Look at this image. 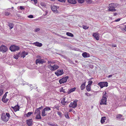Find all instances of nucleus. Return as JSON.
Here are the masks:
<instances>
[{
	"instance_id": "nucleus-1",
	"label": "nucleus",
	"mask_w": 126,
	"mask_h": 126,
	"mask_svg": "<svg viewBox=\"0 0 126 126\" xmlns=\"http://www.w3.org/2000/svg\"><path fill=\"white\" fill-rule=\"evenodd\" d=\"M10 117V116L9 113H6V115L4 113L2 114L1 118L3 121L6 122L8 121Z\"/></svg>"
},
{
	"instance_id": "nucleus-2",
	"label": "nucleus",
	"mask_w": 126,
	"mask_h": 126,
	"mask_svg": "<svg viewBox=\"0 0 126 126\" xmlns=\"http://www.w3.org/2000/svg\"><path fill=\"white\" fill-rule=\"evenodd\" d=\"M117 5L116 3H113L110 4L109 5V8L108 11L111 12H115L116 10L115 8L116 7Z\"/></svg>"
},
{
	"instance_id": "nucleus-3",
	"label": "nucleus",
	"mask_w": 126,
	"mask_h": 126,
	"mask_svg": "<svg viewBox=\"0 0 126 126\" xmlns=\"http://www.w3.org/2000/svg\"><path fill=\"white\" fill-rule=\"evenodd\" d=\"M19 49V47L17 46L12 45L10 47V49L12 51H17Z\"/></svg>"
},
{
	"instance_id": "nucleus-4",
	"label": "nucleus",
	"mask_w": 126,
	"mask_h": 126,
	"mask_svg": "<svg viewBox=\"0 0 126 126\" xmlns=\"http://www.w3.org/2000/svg\"><path fill=\"white\" fill-rule=\"evenodd\" d=\"M77 100H75L73 101V102H71L69 106V107H72L74 108H76L77 107Z\"/></svg>"
},
{
	"instance_id": "nucleus-5",
	"label": "nucleus",
	"mask_w": 126,
	"mask_h": 126,
	"mask_svg": "<svg viewBox=\"0 0 126 126\" xmlns=\"http://www.w3.org/2000/svg\"><path fill=\"white\" fill-rule=\"evenodd\" d=\"M68 78V76H66L65 77L63 78L62 79L59 80V82L60 84L66 82L67 79Z\"/></svg>"
},
{
	"instance_id": "nucleus-6",
	"label": "nucleus",
	"mask_w": 126,
	"mask_h": 126,
	"mask_svg": "<svg viewBox=\"0 0 126 126\" xmlns=\"http://www.w3.org/2000/svg\"><path fill=\"white\" fill-rule=\"evenodd\" d=\"M46 62L43 59H37L36 60V64H42Z\"/></svg>"
},
{
	"instance_id": "nucleus-7",
	"label": "nucleus",
	"mask_w": 126,
	"mask_h": 126,
	"mask_svg": "<svg viewBox=\"0 0 126 126\" xmlns=\"http://www.w3.org/2000/svg\"><path fill=\"white\" fill-rule=\"evenodd\" d=\"M108 83L107 82H100L98 83V85L101 88L104 87H107L108 86Z\"/></svg>"
},
{
	"instance_id": "nucleus-8",
	"label": "nucleus",
	"mask_w": 126,
	"mask_h": 126,
	"mask_svg": "<svg viewBox=\"0 0 126 126\" xmlns=\"http://www.w3.org/2000/svg\"><path fill=\"white\" fill-rule=\"evenodd\" d=\"M63 73V72L62 69L58 70L57 71L55 72V74L57 76L62 75Z\"/></svg>"
},
{
	"instance_id": "nucleus-9",
	"label": "nucleus",
	"mask_w": 126,
	"mask_h": 126,
	"mask_svg": "<svg viewBox=\"0 0 126 126\" xmlns=\"http://www.w3.org/2000/svg\"><path fill=\"white\" fill-rule=\"evenodd\" d=\"M7 50V47L5 46L2 45L0 47V51L3 52H5Z\"/></svg>"
},
{
	"instance_id": "nucleus-10",
	"label": "nucleus",
	"mask_w": 126,
	"mask_h": 126,
	"mask_svg": "<svg viewBox=\"0 0 126 126\" xmlns=\"http://www.w3.org/2000/svg\"><path fill=\"white\" fill-rule=\"evenodd\" d=\"M51 8L52 10L54 13H56L58 12V11L57 10L56 6L53 5L51 6Z\"/></svg>"
},
{
	"instance_id": "nucleus-11",
	"label": "nucleus",
	"mask_w": 126,
	"mask_h": 126,
	"mask_svg": "<svg viewBox=\"0 0 126 126\" xmlns=\"http://www.w3.org/2000/svg\"><path fill=\"white\" fill-rule=\"evenodd\" d=\"M107 101V99L103 98H102V99H101V102L100 103V105H106V102Z\"/></svg>"
},
{
	"instance_id": "nucleus-12",
	"label": "nucleus",
	"mask_w": 126,
	"mask_h": 126,
	"mask_svg": "<svg viewBox=\"0 0 126 126\" xmlns=\"http://www.w3.org/2000/svg\"><path fill=\"white\" fill-rule=\"evenodd\" d=\"M93 35L97 40H99V34L97 32L93 33Z\"/></svg>"
},
{
	"instance_id": "nucleus-13",
	"label": "nucleus",
	"mask_w": 126,
	"mask_h": 126,
	"mask_svg": "<svg viewBox=\"0 0 126 126\" xmlns=\"http://www.w3.org/2000/svg\"><path fill=\"white\" fill-rule=\"evenodd\" d=\"M32 119H30L27 120V124L29 126H31L32 124Z\"/></svg>"
},
{
	"instance_id": "nucleus-14",
	"label": "nucleus",
	"mask_w": 126,
	"mask_h": 126,
	"mask_svg": "<svg viewBox=\"0 0 126 126\" xmlns=\"http://www.w3.org/2000/svg\"><path fill=\"white\" fill-rule=\"evenodd\" d=\"M59 67L57 65L55 64L54 65L52 66L51 68H50V70H55L58 69Z\"/></svg>"
},
{
	"instance_id": "nucleus-15",
	"label": "nucleus",
	"mask_w": 126,
	"mask_h": 126,
	"mask_svg": "<svg viewBox=\"0 0 126 126\" xmlns=\"http://www.w3.org/2000/svg\"><path fill=\"white\" fill-rule=\"evenodd\" d=\"M20 54L21 57L24 58L26 55L28 54V53L27 52L24 51L22 52Z\"/></svg>"
},
{
	"instance_id": "nucleus-16",
	"label": "nucleus",
	"mask_w": 126,
	"mask_h": 126,
	"mask_svg": "<svg viewBox=\"0 0 126 126\" xmlns=\"http://www.w3.org/2000/svg\"><path fill=\"white\" fill-rule=\"evenodd\" d=\"M33 44L35 45L38 47H41L42 46V44L41 43H39L38 42H36L33 43Z\"/></svg>"
},
{
	"instance_id": "nucleus-17",
	"label": "nucleus",
	"mask_w": 126,
	"mask_h": 126,
	"mask_svg": "<svg viewBox=\"0 0 126 126\" xmlns=\"http://www.w3.org/2000/svg\"><path fill=\"white\" fill-rule=\"evenodd\" d=\"M68 2L69 3L72 4H75L77 3L76 0H67Z\"/></svg>"
},
{
	"instance_id": "nucleus-18",
	"label": "nucleus",
	"mask_w": 126,
	"mask_h": 126,
	"mask_svg": "<svg viewBox=\"0 0 126 126\" xmlns=\"http://www.w3.org/2000/svg\"><path fill=\"white\" fill-rule=\"evenodd\" d=\"M82 56L84 58L88 57H89V55L86 52H84L82 53Z\"/></svg>"
},
{
	"instance_id": "nucleus-19",
	"label": "nucleus",
	"mask_w": 126,
	"mask_h": 126,
	"mask_svg": "<svg viewBox=\"0 0 126 126\" xmlns=\"http://www.w3.org/2000/svg\"><path fill=\"white\" fill-rule=\"evenodd\" d=\"M47 112L43 109L41 115L43 116H44L47 115Z\"/></svg>"
},
{
	"instance_id": "nucleus-20",
	"label": "nucleus",
	"mask_w": 126,
	"mask_h": 126,
	"mask_svg": "<svg viewBox=\"0 0 126 126\" xmlns=\"http://www.w3.org/2000/svg\"><path fill=\"white\" fill-rule=\"evenodd\" d=\"M107 94L106 92H104L103 93V96L102 98L107 99V98L108 97V96L107 95Z\"/></svg>"
},
{
	"instance_id": "nucleus-21",
	"label": "nucleus",
	"mask_w": 126,
	"mask_h": 126,
	"mask_svg": "<svg viewBox=\"0 0 126 126\" xmlns=\"http://www.w3.org/2000/svg\"><path fill=\"white\" fill-rule=\"evenodd\" d=\"M65 97L63 98L61 101V103L63 105H67L65 102Z\"/></svg>"
},
{
	"instance_id": "nucleus-22",
	"label": "nucleus",
	"mask_w": 126,
	"mask_h": 126,
	"mask_svg": "<svg viewBox=\"0 0 126 126\" xmlns=\"http://www.w3.org/2000/svg\"><path fill=\"white\" fill-rule=\"evenodd\" d=\"M76 89V88L75 87H74V88H72L68 91V94H70L72 92L74 91Z\"/></svg>"
},
{
	"instance_id": "nucleus-23",
	"label": "nucleus",
	"mask_w": 126,
	"mask_h": 126,
	"mask_svg": "<svg viewBox=\"0 0 126 126\" xmlns=\"http://www.w3.org/2000/svg\"><path fill=\"white\" fill-rule=\"evenodd\" d=\"M20 52L18 53L16 55H15L14 56V58L16 59H18V57L20 56Z\"/></svg>"
},
{
	"instance_id": "nucleus-24",
	"label": "nucleus",
	"mask_w": 126,
	"mask_h": 126,
	"mask_svg": "<svg viewBox=\"0 0 126 126\" xmlns=\"http://www.w3.org/2000/svg\"><path fill=\"white\" fill-rule=\"evenodd\" d=\"M19 106L18 105H16L14 107V110L15 111L19 110Z\"/></svg>"
},
{
	"instance_id": "nucleus-25",
	"label": "nucleus",
	"mask_w": 126,
	"mask_h": 126,
	"mask_svg": "<svg viewBox=\"0 0 126 126\" xmlns=\"http://www.w3.org/2000/svg\"><path fill=\"white\" fill-rule=\"evenodd\" d=\"M80 87L81 90H83L85 87V83H83L82 84Z\"/></svg>"
},
{
	"instance_id": "nucleus-26",
	"label": "nucleus",
	"mask_w": 126,
	"mask_h": 126,
	"mask_svg": "<svg viewBox=\"0 0 126 126\" xmlns=\"http://www.w3.org/2000/svg\"><path fill=\"white\" fill-rule=\"evenodd\" d=\"M34 113L36 115L40 114V110H38V109H36V110H35Z\"/></svg>"
},
{
	"instance_id": "nucleus-27",
	"label": "nucleus",
	"mask_w": 126,
	"mask_h": 126,
	"mask_svg": "<svg viewBox=\"0 0 126 126\" xmlns=\"http://www.w3.org/2000/svg\"><path fill=\"white\" fill-rule=\"evenodd\" d=\"M8 26L10 27V29H12L14 25L13 23H8Z\"/></svg>"
},
{
	"instance_id": "nucleus-28",
	"label": "nucleus",
	"mask_w": 126,
	"mask_h": 126,
	"mask_svg": "<svg viewBox=\"0 0 126 126\" xmlns=\"http://www.w3.org/2000/svg\"><path fill=\"white\" fill-rule=\"evenodd\" d=\"M106 119V117H103L101 118V124H103L105 122V120Z\"/></svg>"
},
{
	"instance_id": "nucleus-29",
	"label": "nucleus",
	"mask_w": 126,
	"mask_h": 126,
	"mask_svg": "<svg viewBox=\"0 0 126 126\" xmlns=\"http://www.w3.org/2000/svg\"><path fill=\"white\" fill-rule=\"evenodd\" d=\"M35 118L36 119H41V118L40 116V114L37 115Z\"/></svg>"
},
{
	"instance_id": "nucleus-30",
	"label": "nucleus",
	"mask_w": 126,
	"mask_h": 126,
	"mask_svg": "<svg viewBox=\"0 0 126 126\" xmlns=\"http://www.w3.org/2000/svg\"><path fill=\"white\" fill-rule=\"evenodd\" d=\"M86 90L88 91H91V87L89 85H87L86 86Z\"/></svg>"
},
{
	"instance_id": "nucleus-31",
	"label": "nucleus",
	"mask_w": 126,
	"mask_h": 126,
	"mask_svg": "<svg viewBox=\"0 0 126 126\" xmlns=\"http://www.w3.org/2000/svg\"><path fill=\"white\" fill-rule=\"evenodd\" d=\"M43 109L47 112L50 110L51 109L49 107H47Z\"/></svg>"
},
{
	"instance_id": "nucleus-32",
	"label": "nucleus",
	"mask_w": 126,
	"mask_h": 126,
	"mask_svg": "<svg viewBox=\"0 0 126 126\" xmlns=\"http://www.w3.org/2000/svg\"><path fill=\"white\" fill-rule=\"evenodd\" d=\"M66 34L69 36H71V37H73L74 36L73 34L72 33L69 32H67L66 33Z\"/></svg>"
},
{
	"instance_id": "nucleus-33",
	"label": "nucleus",
	"mask_w": 126,
	"mask_h": 126,
	"mask_svg": "<svg viewBox=\"0 0 126 126\" xmlns=\"http://www.w3.org/2000/svg\"><path fill=\"white\" fill-rule=\"evenodd\" d=\"M8 100L9 99L7 98H6V99H2V101L4 103L7 102Z\"/></svg>"
},
{
	"instance_id": "nucleus-34",
	"label": "nucleus",
	"mask_w": 126,
	"mask_h": 126,
	"mask_svg": "<svg viewBox=\"0 0 126 126\" xmlns=\"http://www.w3.org/2000/svg\"><path fill=\"white\" fill-rule=\"evenodd\" d=\"M59 106L55 105L53 107V109H57L58 110H59Z\"/></svg>"
},
{
	"instance_id": "nucleus-35",
	"label": "nucleus",
	"mask_w": 126,
	"mask_h": 126,
	"mask_svg": "<svg viewBox=\"0 0 126 126\" xmlns=\"http://www.w3.org/2000/svg\"><path fill=\"white\" fill-rule=\"evenodd\" d=\"M57 114L59 116L60 118H61L62 117V114L60 112L57 111Z\"/></svg>"
},
{
	"instance_id": "nucleus-36",
	"label": "nucleus",
	"mask_w": 126,
	"mask_h": 126,
	"mask_svg": "<svg viewBox=\"0 0 126 126\" xmlns=\"http://www.w3.org/2000/svg\"><path fill=\"white\" fill-rule=\"evenodd\" d=\"M78 2L79 3H82L84 1V0H77Z\"/></svg>"
},
{
	"instance_id": "nucleus-37",
	"label": "nucleus",
	"mask_w": 126,
	"mask_h": 126,
	"mask_svg": "<svg viewBox=\"0 0 126 126\" xmlns=\"http://www.w3.org/2000/svg\"><path fill=\"white\" fill-rule=\"evenodd\" d=\"M32 113V112H29L26 115L27 117H29L31 115Z\"/></svg>"
},
{
	"instance_id": "nucleus-38",
	"label": "nucleus",
	"mask_w": 126,
	"mask_h": 126,
	"mask_svg": "<svg viewBox=\"0 0 126 126\" xmlns=\"http://www.w3.org/2000/svg\"><path fill=\"white\" fill-rule=\"evenodd\" d=\"M66 118L68 119H70V117L68 113H65L64 114Z\"/></svg>"
},
{
	"instance_id": "nucleus-39",
	"label": "nucleus",
	"mask_w": 126,
	"mask_h": 126,
	"mask_svg": "<svg viewBox=\"0 0 126 126\" xmlns=\"http://www.w3.org/2000/svg\"><path fill=\"white\" fill-rule=\"evenodd\" d=\"M60 92H63L64 93H65L66 92L64 91V89H63V88H61L60 89Z\"/></svg>"
},
{
	"instance_id": "nucleus-40",
	"label": "nucleus",
	"mask_w": 126,
	"mask_h": 126,
	"mask_svg": "<svg viewBox=\"0 0 126 126\" xmlns=\"http://www.w3.org/2000/svg\"><path fill=\"white\" fill-rule=\"evenodd\" d=\"M92 83L93 81H89L88 82V85H89L90 86L92 84Z\"/></svg>"
},
{
	"instance_id": "nucleus-41",
	"label": "nucleus",
	"mask_w": 126,
	"mask_h": 126,
	"mask_svg": "<svg viewBox=\"0 0 126 126\" xmlns=\"http://www.w3.org/2000/svg\"><path fill=\"white\" fill-rule=\"evenodd\" d=\"M122 116V115L120 114H118L117 115L116 117L117 118H120V117Z\"/></svg>"
},
{
	"instance_id": "nucleus-42",
	"label": "nucleus",
	"mask_w": 126,
	"mask_h": 126,
	"mask_svg": "<svg viewBox=\"0 0 126 126\" xmlns=\"http://www.w3.org/2000/svg\"><path fill=\"white\" fill-rule=\"evenodd\" d=\"M86 2L88 3H92V0H85Z\"/></svg>"
},
{
	"instance_id": "nucleus-43",
	"label": "nucleus",
	"mask_w": 126,
	"mask_h": 126,
	"mask_svg": "<svg viewBox=\"0 0 126 126\" xmlns=\"http://www.w3.org/2000/svg\"><path fill=\"white\" fill-rule=\"evenodd\" d=\"M83 28L85 30L88 29L89 28L88 27H87L86 26L83 25Z\"/></svg>"
},
{
	"instance_id": "nucleus-44",
	"label": "nucleus",
	"mask_w": 126,
	"mask_h": 126,
	"mask_svg": "<svg viewBox=\"0 0 126 126\" xmlns=\"http://www.w3.org/2000/svg\"><path fill=\"white\" fill-rule=\"evenodd\" d=\"M40 30V29L39 28H36L35 29L34 31L36 32H38Z\"/></svg>"
},
{
	"instance_id": "nucleus-45",
	"label": "nucleus",
	"mask_w": 126,
	"mask_h": 126,
	"mask_svg": "<svg viewBox=\"0 0 126 126\" xmlns=\"http://www.w3.org/2000/svg\"><path fill=\"white\" fill-rule=\"evenodd\" d=\"M7 96V94H5L3 95L2 99H4Z\"/></svg>"
},
{
	"instance_id": "nucleus-46",
	"label": "nucleus",
	"mask_w": 126,
	"mask_h": 126,
	"mask_svg": "<svg viewBox=\"0 0 126 126\" xmlns=\"http://www.w3.org/2000/svg\"><path fill=\"white\" fill-rule=\"evenodd\" d=\"M10 14L9 12H5V15L6 16H8Z\"/></svg>"
},
{
	"instance_id": "nucleus-47",
	"label": "nucleus",
	"mask_w": 126,
	"mask_h": 126,
	"mask_svg": "<svg viewBox=\"0 0 126 126\" xmlns=\"http://www.w3.org/2000/svg\"><path fill=\"white\" fill-rule=\"evenodd\" d=\"M3 91L2 89H0V96L2 94Z\"/></svg>"
},
{
	"instance_id": "nucleus-48",
	"label": "nucleus",
	"mask_w": 126,
	"mask_h": 126,
	"mask_svg": "<svg viewBox=\"0 0 126 126\" xmlns=\"http://www.w3.org/2000/svg\"><path fill=\"white\" fill-rule=\"evenodd\" d=\"M28 17L30 18H33V16L32 15H30L28 16Z\"/></svg>"
},
{
	"instance_id": "nucleus-49",
	"label": "nucleus",
	"mask_w": 126,
	"mask_h": 126,
	"mask_svg": "<svg viewBox=\"0 0 126 126\" xmlns=\"http://www.w3.org/2000/svg\"><path fill=\"white\" fill-rule=\"evenodd\" d=\"M47 124L51 126H52L53 124L51 122H49L47 123Z\"/></svg>"
},
{
	"instance_id": "nucleus-50",
	"label": "nucleus",
	"mask_w": 126,
	"mask_h": 126,
	"mask_svg": "<svg viewBox=\"0 0 126 126\" xmlns=\"http://www.w3.org/2000/svg\"><path fill=\"white\" fill-rule=\"evenodd\" d=\"M20 9H21V10H23L24 9V8L23 6H20Z\"/></svg>"
},
{
	"instance_id": "nucleus-51",
	"label": "nucleus",
	"mask_w": 126,
	"mask_h": 126,
	"mask_svg": "<svg viewBox=\"0 0 126 126\" xmlns=\"http://www.w3.org/2000/svg\"><path fill=\"white\" fill-rule=\"evenodd\" d=\"M58 1L61 2H64L65 1V0H58Z\"/></svg>"
},
{
	"instance_id": "nucleus-52",
	"label": "nucleus",
	"mask_w": 126,
	"mask_h": 126,
	"mask_svg": "<svg viewBox=\"0 0 126 126\" xmlns=\"http://www.w3.org/2000/svg\"><path fill=\"white\" fill-rule=\"evenodd\" d=\"M31 1H33L34 2L35 4H36L37 3V0H31Z\"/></svg>"
},
{
	"instance_id": "nucleus-53",
	"label": "nucleus",
	"mask_w": 126,
	"mask_h": 126,
	"mask_svg": "<svg viewBox=\"0 0 126 126\" xmlns=\"http://www.w3.org/2000/svg\"><path fill=\"white\" fill-rule=\"evenodd\" d=\"M43 108V107L42 106H41L39 108H38L36 109H38V110H40L41 109Z\"/></svg>"
},
{
	"instance_id": "nucleus-54",
	"label": "nucleus",
	"mask_w": 126,
	"mask_h": 126,
	"mask_svg": "<svg viewBox=\"0 0 126 126\" xmlns=\"http://www.w3.org/2000/svg\"><path fill=\"white\" fill-rule=\"evenodd\" d=\"M120 20V18H119L118 19H117L115 20V21L116 22H118Z\"/></svg>"
},
{
	"instance_id": "nucleus-55",
	"label": "nucleus",
	"mask_w": 126,
	"mask_h": 126,
	"mask_svg": "<svg viewBox=\"0 0 126 126\" xmlns=\"http://www.w3.org/2000/svg\"><path fill=\"white\" fill-rule=\"evenodd\" d=\"M49 64V65L48 66V68L50 69V68H51V67H52V66L51 65V64Z\"/></svg>"
},
{
	"instance_id": "nucleus-56",
	"label": "nucleus",
	"mask_w": 126,
	"mask_h": 126,
	"mask_svg": "<svg viewBox=\"0 0 126 126\" xmlns=\"http://www.w3.org/2000/svg\"><path fill=\"white\" fill-rule=\"evenodd\" d=\"M112 76V75H109L108 77V78H110V77H111Z\"/></svg>"
},
{
	"instance_id": "nucleus-57",
	"label": "nucleus",
	"mask_w": 126,
	"mask_h": 126,
	"mask_svg": "<svg viewBox=\"0 0 126 126\" xmlns=\"http://www.w3.org/2000/svg\"><path fill=\"white\" fill-rule=\"evenodd\" d=\"M116 45H112V47H116Z\"/></svg>"
},
{
	"instance_id": "nucleus-58",
	"label": "nucleus",
	"mask_w": 126,
	"mask_h": 126,
	"mask_svg": "<svg viewBox=\"0 0 126 126\" xmlns=\"http://www.w3.org/2000/svg\"><path fill=\"white\" fill-rule=\"evenodd\" d=\"M117 15V13H114L113 16H116Z\"/></svg>"
},
{
	"instance_id": "nucleus-59",
	"label": "nucleus",
	"mask_w": 126,
	"mask_h": 126,
	"mask_svg": "<svg viewBox=\"0 0 126 126\" xmlns=\"http://www.w3.org/2000/svg\"><path fill=\"white\" fill-rule=\"evenodd\" d=\"M52 126H58L56 124H53Z\"/></svg>"
},
{
	"instance_id": "nucleus-60",
	"label": "nucleus",
	"mask_w": 126,
	"mask_h": 126,
	"mask_svg": "<svg viewBox=\"0 0 126 126\" xmlns=\"http://www.w3.org/2000/svg\"><path fill=\"white\" fill-rule=\"evenodd\" d=\"M85 94L87 95V96H89V94L88 93H85Z\"/></svg>"
},
{
	"instance_id": "nucleus-61",
	"label": "nucleus",
	"mask_w": 126,
	"mask_h": 126,
	"mask_svg": "<svg viewBox=\"0 0 126 126\" xmlns=\"http://www.w3.org/2000/svg\"><path fill=\"white\" fill-rule=\"evenodd\" d=\"M72 112L74 114H75L76 113V112L74 110H72Z\"/></svg>"
},
{
	"instance_id": "nucleus-62",
	"label": "nucleus",
	"mask_w": 126,
	"mask_h": 126,
	"mask_svg": "<svg viewBox=\"0 0 126 126\" xmlns=\"http://www.w3.org/2000/svg\"><path fill=\"white\" fill-rule=\"evenodd\" d=\"M65 102L66 104H67L69 103V102L68 101H65Z\"/></svg>"
},
{
	"instance_id": "nucleus-63",
	"label": "nucleus",
	"mask_w": 126,
	"mask_h": 126,
	"mask_svg": "<svg viewBox=\"0 0 126 126\" xmlns=\"http://www.w3.org/2000/svg\"><path fill=\"white\" fill-rule=\"evenodd\" d=\"M48 64H50L51 63H52V62L50 61H48Z\"/></svg>"
},
{
	"instance_id": "nucleus-64",
	"label": "nucleus",
	"mask_w": 126,
	"mask_h": 126,
	"mask_svg": "<svg viewBox=\"0 0 126 126\" xmlns=\"http://www.w3.org/2000/svg\"><path fill=\"white\" fill-rule=\"evenodd\" d=\"M72 109H70L69 110V112H70L71 111H72Z\"/></svg>"
}]
</instances>
